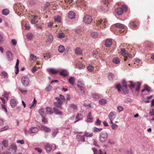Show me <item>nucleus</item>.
Listing matches in <instances>:
<instances>
[{"label": "nucleus", "instance_id": "nucleus-28", "mask_svg": "<svg viewBox=\"0 0 154 154\" xmlns=\"http://www.w3.org/2000/svg\"><path fill=\"white\" fill-rule=\"evenodd\" d=\"M36 103L37 101L35 100V98H34L31 105L30 106L29 108L32 109L34 107H35L36 104Z\"/></svg>", "mask_w": 154, "mask_h": 154}, {"label": "nucleus", "instance_id": "nucleus-58", "mask_svg": "<svg viewBox=\"0 0 154 154\" xmlns=\"http://www.w3.org/2000/svg\"><path fill=\"white\" fill-rule=\"evenodd\" d=\"M70 107L74 109H77V106L74 104H71L70 105Z\"/></svg>", "mask_w": 154, "mask_h": 154}, {"label": "nucleus", "instance_id": "nucleus-55", "mask_svg": "<svg viewBox=\"0 0 154 154\" xmlns=\"http://www.w3.org/2000/svg\"><path fill=\"white\" fill-rule=\"evenodd\" d=\"M114 75L112 73H110L108 75V77L109 79H112L114 77Z\"/></svg>", "mask_w": 154, "mask_h": 154}, {"label": "nucleus", "instance_id": "nucleus-47", "mask_svg": "<svg viewBox=\"0 0 154 154\" xmlns=\"http://www.w3.org/2000/svg\"><path fill=\"white\" fill-rule=\"evenodd\" d=\"M102 130V128H97L95 127H94L93 128V131L94 132H100Z\"/></svg>", "mask_w": 154, "mask_h": 154}, {"label": "nucleus", "instance_id": "nucleus-60", "mask_svg": "<svg viewBox=\"0 0 154 154\" xmlns=\"http://www.w3.org/2000/svg\"><path fill=\"white\" fill-rule=\"evenodd\" d=\"M9 93L7 92H5V93L3 94V96L8 99L9 97Z\"/></svg>", "mask_w": 154, "mask_h": 154}, {"label": "nucleus", "instance_id": "nucleus-16", "mask_svg": "<svg viewBox=\"0 0 154 154\" xmlns=\"http://www.w3.org/2000/svg\"><path fill=\"white\" fill-rule=\"evenodd\" d=\"M44 147L45 149L47 152H50L52 149V147L50 144L49 143H47L45 145Z\"/></svg>", "mask_w": 154, "mask_h": 154}, {"label": "nucleus", "instance_id": "nucleus-37", "mask_svg": "<svg viewBox=\"0 0 154 154\" xmlns=\"http://www.w3.org/2000/svg\"><path fill=\"white\" fill-rule=\"evenodd\" d=\"M98 35V34L96 32H92L91 34V36L93 38H97Z\"/></svg>", "mask_w": 154, "mask_h": 154}, {"label": "nucleus", "instance_id": "nucleus-27", "mask_svg": "<svg viewBox=\"0 0 154 154\" xmlns=\"http://www.w3.org/2000/svg\"><path fill=\"white\" fill-rule=\"evenodd\" d=\"M112 42L110 40L108 39L105 42L106 46L107 47H109L112 45Z\"/></svg>", "mask_w": 154, "mask_h": 154}, {"label": "nucleus", "instance_id": "nucleus-10", "mask_svg": "<svg viewBox=\"0 0 154 154\" xmlns=\"http://www.w3.org/2000/svg\"><path fill=\"white\" fill-rule=\"evenodd\" d=\"M108 117L110 123H112L113 121L116 117V113L115 112H111L108 115Z\"/></svg>", "mask_w": 154, "mask_h": 154}, {"label": "nucleus", "instance_id": "nucleus-41", "mask_svg": "<svg viewBox=\"0 0 154 154\" xmlns=\"http://www.w3.org/2000/svg\"><path fill=\"white\" fill-rule=\"evenodd\" d=\"M57 36L59 38H62L65 37V35L64 33L63 32L59 33L58 34Z\"/></svg>", "mask_w": 154, "mask_h": 154}, {"label": "nucleus", "instance_id": "nucleus-38", "mask_svg": "<svg viewBox=\"0 0 154 154\" xmlns=\"http://www.w3.org/2000/svg\"><path fill=\"white\" fill-rule=\"evenodd\" d=\"M58 130L57 128H55L54 129L52 134V136L53 137H55L58 132Z\"/></svg>", "mask_w": 154, "mask_h": 154}, {"label": "nucleus", "instance_id": "nucleus-31", "mask_svg": "<svg viewBox=\"0 0 154 154\" xmlns=\"http://www.w3.org/2000/svg\"><path fill=\"white\" fill-rule=\"evenodd\" d=\"M41 128L43 129V130L45 132H49L51 131L50 128L45 127L44 125H41Z\"/></svg>", "mask_w": 154, "mask_h": 154}, {"label": "nucleus", "instance_id": "nucleus-48", "mask_svg": "<svg viewBox=\"0 0 154 154\" xmlns=\"http://www.w3.org/2000/svg\"><path fill=\"white\" fill-rule=\"evenodd\" d=\"M43 57L45 58L48 59L51 57V54L49 53H47L43 54Z\"/></svg>", "mask_w": 154, "mask_h": 154}, {"label": "nucleus", "instance_id": "nucleus-17", "mask_svg": "<svg viewBox=\"0 0 154 154\" xmlns=\"http://www.w3.org/2000/svg\"><path fill=\"white\" fill-rule=\"evenodd\" d=\"M86 121L87 122H93V119L92 116L91 112H89L87 116Z\"/></svg>", "mask_w": 154, "mask_h": 154}, {"label": "nucleus", "instance_id": "nucleus-46", "mask_svg": "<svg viewBox=\"0 0 154 154\" xmlns=\"http://www.w3.org/2000/svg\"><path fill=\"white\" fill-rule=\"evenodd\" d=\"M33 37V35L32 34L30 33H28L26 35V37L28 39H31Z\"/></svg>", "mask_w": 154, "mask_h": 154}, {"label": "nucleus", "instance_id": "nucleus-1", "mask_svg": "<svg viewBox=\"0 0 154 154\" xmlns=\"http://www.w3.org/2000/svg\"><path fill=\"white\" fill-rule=\"evenodd\" d=\"M122 87L120 84H119L116 85V88L118 90V92H121V89L123 92L126 94L128 93V90L127 83L125 79L122 81Z\"/></svg>", "mask_w": 154, "mask_h": 154}, {"label": "nucleus", "instance_id": "nucleus-22", "mask_svg": "<svg viewBox=\"0 0 154 154\" xmlns=\"http://www.w3.org/2000/svg\"><path fill=\"white\" fill-rule=\"evenodd\" d=\"M38 18V17L37 15L35 16H32L31 20V23L32 24H35L36 23L35 21L36 19Z\"/></svg>", "mask_w": 154, "mask_h": 154}, {"label": "nucleus", "instance_id": "nucleus-40", "mask_svg": "<svg viewBox=\"0 0 154 154\" xmlns=\"http://www.w3.org/2000/svg\"><path fill=\"white\" fill-rule=\"evenodd\" d=\"M129 82L130 85H128V87L131 89L132 90L135 87V84L133 83V82L132 81H130Z\"/></svg>", "mask_w": 154, "mask_h": 154}, {"label": "nucleus", "instance_id": "nucleus-13", "mask_svg": "<svg viewBox=\"0 0 154 154\" xmlns=\"http://www.w3.org/2000/svg\"><path fill=\"white\" fill-rule=\"evenodd\" d=\"M76 139L78 141H81L82 142H85V136L84 135H81L79 134H78L77 135Z\"/></svg>", "mask_w": 154, "mask_h": 154}, {"label": "nucleus", "instance_id": "nucleus-26", "mask_svg": "<svg viewBox=\"0 0 154 154\" xmlns=\"http://www.w3.org/2000/svg\"><path fill=\"white\" fill-rule=\"evenodd\" d=\"M99 103L101 105H104L107 103V101L105 99H102L99 100Z\"/></svg>", "mask_w": 154, "mask_h": 154}, {"label": "nucleus", "instance_id": "nucleus-57", "mask_svg": "<svg viewBox=\"0 0 154 154\" xmlns=\"http://www.w3.org/2000/svg\"><path fill=\"white\" fill-rule=\"evenodd\" d=\"M1 75L4 78H6L8 76L7 73L5 72H3L1 74Z\"/></svg>", "mask_w": 154, "mask_h": 154}, {"label": "nucleus", "instance_id": "nucleus-12", "mask_svg": "<svg viewBox=\"0 0 154 154\" xmlns=\"http://www.w3.org/2000/svg\"><path fill=\"white\" fill-rule=\"evenodd\" d=\"M104 3V5L102 6L101 8L102 10L104 12L107 11L109 9L108 7V0H103Z\"/></svg>", "mask_w": 154, "mask_h": 154}, {"label": "nucleus", "instance_id": "nucleus-49", "mask_svg": "<svg viewBox=\"0 0 154 154\" xmlns=\"http://www.w3.org/2000/svg\"><path fill=\"white\" fill-rule=\"evenodd\" d=\"M9 128V127L8 125H6L5 126H4V127L2 128L0 130V131L2 132L4 131H5V130H8Z\"/></svg>", "mask_w": 154, "mask_h": 154}, {"label": "nucleus", "instance_id": "nucleus-54", "mask_svg": "<svg viewBox=\"0 0 154 154\" xmlns=\"http://www.w3.org/2000/svg\"><path fill=\"white\" fill-rule=\"evenodd\" d=\"M39 112L40 114L41 115L42 117H43V115L44 114V110L43 109H39Z\"/></svg>", "mask_w": 154, "mask_h": 154}, {"label": "nucleus", "instance_id": "nucleus-5", "mask_svg": "<svg viewBox=\"0 0 154 154\" xmlns=\"http://www.w3.org/2000/svg\"><path fill=\"white\" fill-rule=\"evenodd\" d=\"M125 49H122L121 50V54L124 57V61H126L128 58H131V55L126 52Z\"/></svg>", "mask_w": 154, "mask_h": 154}, {"label": "nucleus", "instance_id": "nucleus-51", "mask_svg": "<svg viewBox=\"0 0 154 154\" xmlns=\"http://www.w3.org/2000/svg\"><path fill=\"white\" fill-rule=\"evenodd\" d=\"M123 10V12L124 11L126 12L128 10V7L126 5H122V8H121Z\"/></svg>", "mask_w": 154, "mask_h": 154}, {"label": "nucleus", "instance_id": "nucleus-11", "mask_svg": "<svg viewBox=\"0 0 154 154\" xmlns=\"http://www.w3.org/2000/svg\"><path fill=\"white\" fill-rule=\"evenodd\" d=\"M6 58L8 61L11 62L13 60V55L11 51H7L6 53Z\"/></svg>", "mask_w": 154, "mask_h": 154}, {"label": "nucleus", "instance_id": "nucleus-4", "mask_svg": "<svg viewBox=\"0 0 154 154\" xmlns=\"http://www.w3.org/2000/svg\"><path fill=\"white\" fill-rule=\"evenodd\" d=\"M17 147L15 143L12 144L10 146L8 151L4 152L3 154H15Z\"/></svg>", "mask_w": 154, "mask_h": 154}, {"label": "nucleus", "instance_id": "nucleus-62", "mask_svg": "<svg viewBox=\"0 0 154 154\" xmlns=\"http://www.w3.org/2000/svg\"><path fill=\"white\" fill-rule=\"evenodd\" d=\"M149 115L151 116H154V109H152L150 110L149 112Z\"/></svg>", "mask_w": 154, "mask_h": 154}, {"label": "nucleus", "instance_id": "nucleus-64", "mask_svg": "<svg viewBox=\"0 0 154 154\" xmlns=\"http://www.w3.org/2000/svg\"><path fill=\"white\" fill-rule=\"evenodd\" d=\"M51 86L50 85H49L46 87L45 89L46 91H49L51 90Z\"/></svg>", "mask_w": 154, "mask_h": 154}, {"label": "nucleus", "instance_id": "nucleus-33", "mask_svg": "<svg viewBox=\"0 0 154 154\" xmlns=\"http://www.w3.org/2000/svg\"><path fill=\"white\" fill-rule=\"evenodd\" d=\"M30 60L31 62H32V61H34L37 60L36 56L33 54H30Z\"/></svg>", "mask_w": 154, "mask_h": 154}, {"label": "nucleus", "instance_id": "nucleus-15", "mask_svg": "<svg viewBox=\"0 0 154 154\" xmlns=\"http://www.w3.org/2000/svg\"><path fill=\"white\" fill-rule=\"evenodd\" d=\"M38 131V129L36 127H32L29 130V133H34L37 132Z\"/></svg>", "mask_w": 154, "mask_h": 154}, {"label": "nucleus", "instance_id": "nucleus-21", "mask_svg": "<svg viewBox=\"0 0 154 154\" xmlns=\"http://www.w3.org/2000/svg\"><path fill=\"white\" fill-rule=\"evenodd\" d=\"M87 69L90 72H92L94 71H96L97 69H95L94 66L91 65H89L87 66Z\"/></svg>", "mask_w": 154, "mask_h": 154}, {"label": "nucleus", "instance_id": "nucleus-42", "mask_svg": "<svg viewBox=\"0 0 154 154\" xmlns=\"http://www.w3.org/2000/svg\"><path fill=\"white\" fill-rule=\"evenodd\" d=\"M53 40V37L52 35H48L47 38L48 41L49 42H51Z\"/></svg>", "mask_w": 154, "mask_h": 154}, {"label": "nucleus", "instance_id": "nucleus-32", "mask_svg": "<svg viewBox=\"0 0 154 154\" xmlns=\"http://www.w3.org/2000/svg\"><path fill=\"white\" fill-rule=\"evenodd\" d=\"M84 135L85 137H91L93 136V134L92 133H90L85 131V132Z\"/></svg>", "mask_w": 154, "mask_h": 154}, {"label": "nucleus", "instance_id": "nucleus-63", "mask_svg": "<svg viewBox=\"0 0 154 154\" xmlns=\"http://www.w3.org/2000/svg\"><path fill=\"white\" fill-rule=\"evenodd\" d=\"M130 25L131 26H132L134 27H135L137 26V25L133 21L131 22L130 23Z\"/></svg>", "mask_w": 154, "mask_h": 154}, {"label": "nucleus", "instance_id": "nucleus-14", "mask_svg": "<svg viewBox=\"0 0 154 154\" xmlns=\"http://www.w3.org/2000/svg\"><path fill=\"white\" fill-rule=\"evenodd\" d=\"M115 13L118 15H121L123 13V10L121 8H117L115 10Z\"/></svg>", "mask_w": 154, "mask_h": 154}, {"label": "nucleus", "instance_id": "nucleus-29", "mask_svg": "<svg viewBox=\"0 0 154 154\" xmlns=\"http://www.w3.org/2000/svg\"><path fill=\"white\" fill-rule=\"evenodd\" d=\"M82 52V51L80 48H76L75 51V53L76 54H81Z\"/></svg>", "mask_w": 154, "mask_h": 154}, {"label": "nucleus", "instance_id": "nucleus-7", "mask_svg": "<svg viewBox=\"0 0 154 154\" xmlns=\"http://www.w3.org/2000/svg\"><path fill=\"white\" fill-rule=\"evenodd\" d=\"M29 79L28 77L26 76L23 77L21 79V83L23 86L24 87L27 86L29 83Z\"/></svg>", "mask_w": 154, "mask_h": 154}, {"label": "nucleus", "instance_id": "nucleus-34", "mask_svg": "<svg viewBox=\"0 0 154 154\" xmlns=\"http://www.w3.org/2000/svg\"><path fill=\"white\" fill-rule=\"evenodd\" d=\"M54 112H55V113L57 115H62V113L61 112L59 111L57 108L54 107L53 108Z\"/></svg>", "mask_w": 154, "mask_h": 154}, {"label": "nucleus", "instance_id": "nucleus-24", "mask_svg": "<svg viewBox=\"0 0 154 154\" xmlns=\"http://www.w3.org/2000/svg\"><path fill=\"white\" fill-rule=\"evenodd\" d=\"M78 3H79L81 7H82L84 8L86 6V3L84 0H80L78 2Z\"/></svg>", "mask_w": 154, "mask_h": 154}, {"label": "nucleus", "instance_id": "nucleus-6", "mask_svg": "<svg viewBox=\"0 0 154 154\" xmlns=\"http://www.w3.org/2000/svg\"><path fill=\"white\" fill-rule=\"evenodd\" d=\"M108 134L106 131H102L100 133V140L101 142H104L107 139Z\"/></svg>", "mask_w": 154, "mask_h": 154}, {"label": "nucleus", "instance_id": "nucleus-25", "mask_svg": "<svg viewBox=\"0 0 154 154\" xmlns=\"http://www.w3.org/2000/svg\"><path fill=\"white\" fill-rule=\"evenodd\" d=\"M60 74L63 76H66L68 75L67 71L65 70H63L59 73Z\"/></svg>", "mask_w": 154, "mask_h": 154}, {"label": "nucleus", "instance_id": "nucleus-8", "mask_svg": "<svg viewBox=\"0 0 154 154\" xmlns=\"http://www.w3.org/2000/svg\"><path fill=\"white\" fill-rule=\"evenodd\" d=\"M114 26L116 27L121 29L119 30V32L120 33H122L124 32L125 28V26L124 25L120 23H116L114 25Z\"/></svg>", "mask_w": 154, "mask_h": 154}, {"label": "nucleus", "instance_id": "nucleus-44", "mask_svg": "<svg viewBox=\"0 0 154 154\" xmlns=\"http://www.w3.org/2000/svg\"><path fill=\"white\" fill-rule=\"evenodd\" d=\"M9 13V10L7 9H5L3 10L2 11V13L4 15H7Z\"/></svg>", "mask_w": 154, "mask_h": 154}, {"label": "nucleus", "instance_id": "nucleus-9", "mask_svg": "<svg viewBox=\"0 0 154 154\" xmlns=\"http://www.w3.org/2000/svg\"><path fill=\"white\" fill-rule=\"evenodd\" d=\"M83 20L85 23L90 24L91 22L92 18L91 16L89 15H86L84 17Z\"/></svg>", "mask_w": 154, "mask_h": 154}, {"label": "nucleus", "instance_id": "nucleus-18", "mask_svg": "<svg viewBox=\"0 0 154 154\" xmlns=\"http://www.w3.org/2000/svg\"><path fill=\"white\" fill-rule=\"evenodd\" d=\"M10 103L11 107L13 108L16 106L17 102L14 99H11L10 100Z\"/></svg>", "mask_w": 154, "mask_h": 154}, {"label": "nucleus", "instance_id": "nucleus-36", "mask_svg": "<svg viewBox=\"0 0 154 154\" xmlns=\"http://www.w3.org/2000/svg\"><path fill=\"white\" fill-rule=\"evenodd\" d=\"M112 61L113 63L117 64L120 63V60L119 58L117 57H115L113 59Z\"/></svg>", "mask_w": 154, "mask_h": 154}, {"label": "nucleus", "instance_id": "nucleus-52", "mask_svg": "<svg viewBox=\"0 0 154 154\" xmlns=\"http://www.w3.org/2000/svg\"><path fill=\"white\" fill-rule=\"evenodd\" d=\"M5 120L4 119L0 118V126H2L4 125Z\"/></svg>", "mask_w": 154, "mask_h": 154}, {"label": "nucleus", "instance_id": "nucleus-2", "mask_svg": "<svg viewBox=\"0 0 154 154\" xmlns=\"http://www.w3.org/2000/svg\"><path fill=\"white\" fill-rule=\"evenodd\" d=\"M107 24V21L106 19H104L103 20L101 19L97 20L95 23L96 26L97 27V29H98L105 27Z\"/></svg>", "mask_w": 154, "mask_h": 154}, {"label": "nucleus", "instance_id": "nucleus-30", "mask_svg": "<svg viewBox=\"0 0 154 154\" xmlns=\"http://www.w3.org/2000/svg\"><path fill=\"white\" fill-rule=\"evenodd\" d=\"M48 70L53 74H56L58 72V71L57 70L54 69H48Z\"/></svg>", "mask_w": 154, "mask_h": 154}, {"label": "nucleus", "instance_id": "nucleus-35", "mask_svg": "<svg viewBox=\"0 0 154 154\" xmlns=\"http://www.w3.org/2000/svg\"><path fill=\"white\" fill-rule=\"evenodd\" d=\"M54 18L55 22L58 23H60L61 22V18L60 16H54Z\"/></svg>", "mask_w": 154, "mask_h": 154}, {"label": "nucleus", "instance_id": "nucleus-23", "mask_svg": "<svg viewBox=\"0 0 154 154\" xmlns=\"http://www.w3.org/2000/svg\"><path fill=\"white\" fill-rule=\"evenodd\" d=\"M46 110L48 114H51L54 112V109H53L51 108L50 107H46Z\"/></svg>", "mask_w": 154, "mask_h": 154}, {"label": "nucleus", "instance_id": "nucleus-19", "mask_svg": "<svg viewBox=\"0 0 154 154\" xmlns=\"http://www.w3.org/2000/svg\"><path fill=\"white\" fill-rule=\"evenodd\" d=\"M75 16V13L72 11H70L68 13V17L71 19H74Z\"/></svg>", "mask_w": 154, "mask_h": 154}, {"label": "nucleus", "instance_id": "nucleus-53", "mask_svg": "<svg viewBox=\"0 0 154 154\" xmlns=\"http://www.w3.org/2000/svg\"><path fill=\"white\" fill-rule=\"evenodd\" d=\"M92 97L95 99H98L99 98V95L96 94H93L92 95Z\"/></svg>", "mask_w": 154, "mask_h": 154}, {"label": "nucleus", "instance_id": "nucleus-56", "mask_svg": "<svg viewBox=\"0 0 154 154\" xmlns=\"http://www.w3.org/2000/svg\"><path fill=\"white\" fill-rule=\"evenodd\" d=\"M111 124H112L111 125V128L112 129L115 130L117 128L118 125L116 124L113 123V122Z\"/></svg>", "mask_w": 154, "mask_h": 154}, {"label": "nucleus", "instance_id": "nucleus-20", "mask_svg": "<svg viewBox=\"0 0 154 154\" xmlns=\"http://www.w3.org/2000/svg\"><path fill=\"white\" fill-rule=\"evenodd\" d=\"M19 60L18 59H17V62H16V65H15V69H16V71H15V74H17L19 72V68H18V65H19Z\"/></svg>", "mask_w": 154, "mask_h": 154}, {"label": "nucleus", "instance_id": "nucleus-50", "mask_svg": "<svg viewBox=\"0 0 154 154\" xmlns=\"http://www.w3.org/2000/svg\"><path fill=\"white\" fill-rule=\"evenodd\" d=\"M2 143L4 146L6 147L8 146V142L6 140H4L2 142Z\"/></svg>", "mask_w": 154, "mask_h": 154}, {"label": "nucleus", "instance_id": "nucleus-3", "mask_svg": "<svg viewBox=\"0 0 154 154\" xmlns=\"http://www.w3.org/2000/svg\"><path fill=\"white\" fill-rule=\"evenodd\" d=\"M55 98L57 100V102H54V105L57 107L62 109V107L61 106V105L65 99L64 96L62 95L61 94H60L59 97H56Z\"/></svg>", "mask_w": 154, "mask_h": 154}, {"label": "nucleus", "instance_id": "nucleus-61", "mask_svg": "<svg viewBox=\"0 0 154 154\" xmlns=\"http://www.w3.org/2000/svg\"><path fill=\"white\" fill-rule=\"evenodd\" d=\"M144 89L146 91L149 92L150 91V88L147 85H145Z\"/></svg>", "mask_w": 154, "mask_h": 154}, {"label": "nucleus", "instance_id": "nucleus-59", "mask_svg": "<svg viewBox=\"0 0 154 154\" xmlns=\"http://www.w3.org/2000/svg\"><path fill=\"white\" fill-rule=\"evenodd\" d=\"M101 122L99 119H97V121L95 122V125L97 126H100L101 124Z\"/></svg>", "mask_w": 154, "mask_h": 154}, {"label": "nucleus", "instance_id": "nucleus-39", "mask_svg": "<svg viewBox=\"0 0 154 154\" xmlns=\"http://www.w3.org/2000/svg\"><path fill=\"white\" fill-rule=\"evenodd\" d=\"M58 51L60 53H63L65 50V48L63 46L60 45L59 47Z\"/></svg>", "mask_w": 154, "mask_h": 154}, {"label": "nucleus", "instance_id": "nucleus-45", "mask_svg": "<svg viewBox=\"0 0 154 154\" xmlns=\"http://www.w3.org/2000/svg\"><path fill=\"white\" fill-rule=\"evenodd\" d=\"M74 81L75 79L73 77H71L69 79V83H70V84L72 85H74Z\"/></svg>", "mask_w": 154, "mask_h": 154}, {"label": "nucleus", "instance_id": "nucleus-43", "mask_svg": "<svg viewBox=\"0 0 154 154\" xmlns=\"http://www.w3.org/2000/svg\"><path fill=\"white\" fill-rule=\"evenodd\" d=\"M78 87L80 89V92L82 95H83L84 94H85V91L84 88L82 86H79V85H78Z\"/></svg>", "mask_w": 154, "mask_h": 154}]
</instances>
